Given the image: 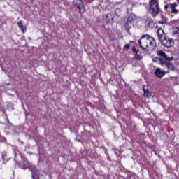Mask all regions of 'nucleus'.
Returning <instances> with one entry per match:
<instances>
[{"label":"nucleus","mask_w":179,"mask_h":179,"mask_svg":"<svg viewBox=\"0 0 179 179\" xmlns=\"http://www.w3.org/2000/svg\"><path fill=\"white\" fill-rule=\"evenodd\" d=\"M138 44L142 50L149 48L150 51H152L156 47V41L152 36L145 34L138 40Z\"/></svg>","instance_id":"1"},{"label":"nucleus","mask_w":179,"mask_h":179,"mask_svg":"<svg viewBox=\"0 0 179 179\" xmlns=\"http://www.w3.org/2000/svg\"><path fill=\"white\" fill-rule=\"evenodd\" d=\"M149 12L152 15L153 17H156L160 13V7H159V2L156 0L150 1Z\"/></svg>","instance_id":"2"},{"label":"nucleus","mask_w":179,"mask_h":179,"mask_svg":"<svg viewBox=\"0 0 179 179\" xmlns=\"http://www.w3.org/2000/svg\"><path fill=\"white\" fill-rule=\"evenodd\" d=\"M173 59H174L173 57H166L165 59L160 58L159 61L162 66L168 69V71H172L173 72H174V69H175L174 64L170 62V61H173Z\"/></svg>","instance_id":"3"},{"label":"nucleus","mask_w":179,"mask_h":179,"mask_svg":"<svg viewBox=\"0 0 179 179\" xmlns=\"http://www.w3.org/2000/svg\"><path fill=\"white\" fill-rule=\"evenodd\" d=\"M166 12L171 15H178V4L177 3H168L164 6Z\"/></svg>","instance_id":"4"},{"label":"nucleus","mask_w":179,"mask_h":179,"mask_svg":"<svg viewBox=\"0 0 179 179\" xmlns=\"http://www.w3.org/2000/svg\"><path fill=\"white\" fill-rule=\"evenodd\" d=\"M161 44L166 48H171L174 45V39L165 36L162 40L160 41Z\"/></svg>","instance_id":"5"},{"label":"nucleus","mask_w":179,"mask_h":179,"mask_svg":"<svg viewBox=\"0 0 179 179\" xmlns=\"http://www.w3.org/2000/svg\"><path fill=\"white\" fill-rule=\"evenodd\" d=\"M73 3L78 9H79L80 13H85L86 12V8L82 0H74Z\"/></svg>","instance_id":"6"},{"label":"nucleus","mask_w":179,"mask_h":179,"mask_svg":"<svg viewBox=\"0 0 179 179\" xmlns=\"http://www.w3.org/2000/svg\"><path fill=\"white\" fill-rule=\"evenodd\" d=\"M134 20H135V16H134V15H129L127 18V22L124 24V27L127 30H129V29H131V27L133 26L132 23H134Z\"/></svg>","instance_id":"7"},{"label":"nucleus","mask_w":179,"mask_h":179,"mask_svg":"<svg viewBox=\"0 0 179 179\" xmlns=\"http://www.w3.org/2000/svg\"><path fill=\"white\" fill-rule=\"evenodd\" d=\"M157 36L159 41L164 39V38L167 37L166 33H164V30L162 27L159 28L157 30Z\"/></svg>","instance_id":"8"},{"label":"nucleus","mask_w":179,"mask_h":179,"mask_svg":"<svg viewBox=\"0 0 179 179\" xmlns=\"http://www.w3.org/2000/svg\"><path fill=\"white\" fill-rule=\"evenodd\" d=\"M166 73H167V72L162 71L160 68H157L156 71H155V75L157 78H159V79H162Z\"/></svg>","instance_id":"9"},{"label":"nucleus","mask_w":179,"mask_h":179,"mask_svg":"<svg viewBox=\"0 0 179 179\" xmlns=\"http://www.w3.org/2000/svg\"><path fill=\"white\" fill-rule=\"evenodd\" d=\"M113 20H114V13H109L106 15V23H108V22H111Z\"/></svg>","instance_id":"10"},{"label":"nucleus","mask_w":179,"mask_h":179,"mask_svg":"<svg viewBox=\"0 0 179 179\" xmlns=\"http://www.w3.org/2000/svg\"><path fill=\"white\" fill-rule=\"evenodd\" d=\"M31 171L32 173V178L33 179H38V175L34 173H37V169H36V166H31Z\"/></svg>","instance_id":"11"},{"label":"nucleus","mask_w":179,"mask_h":179,"mask_svg":"<svg viewBox=\"0 0 179 179\" xmlns=\"http://www.w3.org/2000/svg\"><path fill=\"white\" fill-rule=\"evenodd\" d=\"M145 23L147 26H148V27H155V22H153V20H152V18H148L145 21Z\"/></svg>","instance_id":"12"},{"label":"nucleus","mask_w":179,"mask_h":179,"mask_svg":"<svg viewBox=\"0 0 179 179\" xmlns=\"http://www.w3.org/2000/svg\"><path fill=\"white\" fill-rule=\"evenodd\" d=\"M17 25L22 32L26 33V27L23 25V21H20L19 22H17Z\"/></svg>","instance_id":"13"},{"label":"nucleus","mask_w":179,"mask_h":179,"mask_svg":"<svg viewBox=\"0 0 179 179\" xmlns=\"http://www.w3.org/2000/svg\"><path fill=\"white\" fill-rule=\"evenodd\" d=\"M143 90L145 97H151L152 93L150 92H149V90H148L145 88V85H143Z\"/></svg>","instance_id":"14"},{"label":"nucleus","mask_w":179,"mask_h":179,"mask_svg":"<svg viewBox=\"0 0 179 179\" xmlns=\"http://www.w3.org/2000/svg\"><path fill=\"white\" fill-rule=\"evenodd\" d=\"M161 19L162 20L158 22L159 24H166L167 23V18L164 15H161Z\"/></svg>","instance_id":"15"},{"label":"nucleus","mask_w":179,"mask_h":179,"mask_svg":"<svg viewBox=\"0 0 179 179\" xmlns=\"http://www.w3.org/2000/svg\"><path fill=\"white\" fill-rule=\"evenodd\" d=\"M158 55H159V57H162L163 59H166V57H167L166 52H164L163 50H159L158 52Z\"/></svg>","instance_id":"16"},{"label":"nucleus","mask_w":179,"mask_h":179,"mask_svg":"<svg viewBox=\"0 0 179 179\" xmlns=\"http://www.w3.org/2000/svg\"><path fill=\"white\" fill-rule=\"evenodd\" d=\"M173 36H176L178 38H179V27H177L176 29L173 31Z\"/></svg>","instance_id":"17"},{"label":"nucleus","mask_w":179,"mask_h":179,"mask_svg":"<svg viewBox=\"0 0 179 179\" xmlns=\"http://www.w3.org/2000/svg\"><path fill=\"white\" fill-rule=\"evenodd\" d=\"M115 16H120L121 15V8H116L115 10Z\"/></svg>","instance_id":"18"},{"label":"nucleus","mask_w":179,"mask_h":179,"mask_svg":"<svg viewBox=\"0 0 179 179\" xmlns=\"http://www.w3.org/2000/svg\"><path fill=\"white\" fill-rule=\"evenodd\" d=\"M24 164H25L26 169L31 167V164L29 163V162H27V160L24 161Z\"/></svg>","instance_id":"19"},{"label":"nucleus","mask_w":179,"mask_h":179,"mask_svg":"<svg viewBox=\"0 0 179 179\" xmlns=\"http://www.w3.org/2000/svg\"><path fill=\"white\" fill-rule=\"evenodd\" d=\"M7 108H8V110H13V103H8Z\"/></svg>","instance_id":"20"},{"label":"nucleus","mask_w":179,"mask_h":179,"mask_svg":"<svg viewBox=\"0 0 179 179\" xmlns=\"http://www.w3.org/2000/svg\"><path fill=\"white\" fill-rule=\"evenodd\" d=\"M136 59L141 61V59H142V57H141V55H136Z\"/></svg>","instance_id":"21"},{"label":"nucleus","mask_w":179,"mask_h":179,"mask_svg":"<svg viewBox=\"0 0 179 179\" xmlns=\"http://www.w3.org/2000/svg\"><path fill=\"white\" fill-rule=\"evenodd\" d=\"M124 50H127V51H128V50H129V44H126L124 45Z\"/></svg>","instance_id":"22"},{"label":"nucleus","mask_w":179,"mask_h":179,"mask_svg":"<svg viewBox=\"0 0 179 179\" xmlns=\"http://www.w3.org/2000/svg\"><path fill=\"white\" fill-rule=\"evenodd\" d=\"M133 5H134V6H136V7H138V6H141V5H142V3H133Z\"/></svg>","instance_id":"23"},{"label":"nucleus","mask_w":179,"mask_h":179,"mask_svg":"<svg viewBox=\"0 0 179 179\" xmlns=\"http://www.w3.org/2000/svg\"><path fill=\"white\" fill-rule=\"evenodd\" d=\"M114 6H115V8H116V6H118V5H121V2H115V3H114Z\"/></svg>","instance_id":"24"},{"label":"nucleus","mask_w":179,"mask_h":179,"mask_svg":"<svg viewBox=\"0 0 179 179\" xmlns=\"http://www.w3.org/2000/svg\"><path fill=\"white\" fill-rule=\"evenodd\" d=\"M133 50L136 52V48H134Z\"/></svg>","instance_id":"25"},{"label":"nucleus","mask_w":179,"mask_h":179,"mask_svg":"<svg viewBox=\"0 0 179 179\" xmlns=\"http://www.w3.org/2000/svg\"><path fill=\"white\" fill-rule=\"evenodd\" d=\"M2 157H3V159H4V158H5V155H2Z\"/></svg>","instance_id":"26"},{"label":"nucleus","mask_w":179,"mask_h":179,"mask_svg":"<svg viewBox=\"0 0 179 179\" xmlns=\"http://www.w3.org/2000/svg\"><path fill=\"white\" fill-rule=\"evenodd\" d=\"M156 28H157V26H156Z\"/></svg>","instance_id":"27"}]
</instances>
